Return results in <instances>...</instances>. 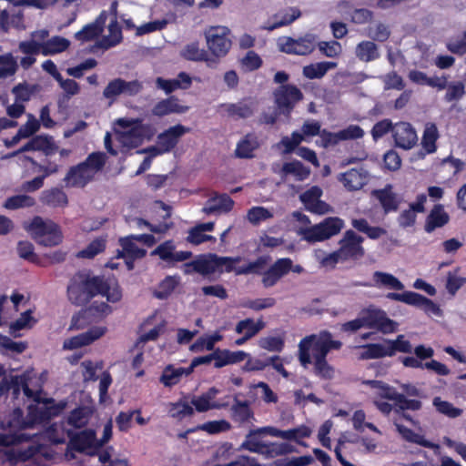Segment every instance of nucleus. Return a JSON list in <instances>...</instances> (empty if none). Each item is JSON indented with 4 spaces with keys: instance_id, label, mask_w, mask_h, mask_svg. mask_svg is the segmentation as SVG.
I'll return each instance as SVG.
<instances>
[{
    "instance_id": "69168bd1",
    "label": "nucleus",
    "mask_w": 466,
    "mask_h": 466,
    "mask_svg": "<svg viewBox=\"0 0 466 466\" xmlns=\"http://www.w3.org/2000/svg\"><path fill=\"white\" fill-rule=\"evenodd\" d=\"M446 49L453 55L462 56L466 55V30L455 37L450 38L445 44Z\"/></svg>"
},
{
    "instance_id": "6e6d98bb",
    "label": "nucleus",
    "mask_w": 466,
    "mask_h": 466,
    "mask_svg": "<svg viewBox=\"0 0 466 466\" xmlns=\"http://www.w3.org/2000/svg\"><path fill=\"white\" fill-rule=\"evenodd\" d=\"M268 257L260 256L256 260L236 268L237 275L257 274L263 275V269L268 263Z\"/></svg>"
},
{
    "instance_id": "3c124183",
    "label": "nucleus",
    "mask_w": 466,
    "mask_h": 466,
    "mask_svg": "<svg viewBox=\"0 0 466 466\" xmlns=\"http://www.w3.org/2000/svg\"><path fill=\"white\" fill-rule=\"evenodd\" d=\"M34 249V245L29 241L21 240L17 244V253L20 258L42 267L47 266V263L43 262Z\"/></svg>"
},
{
    "instance_id": "49530a36",
    "label": "nucleus",
    "mask_w": 466,
    "mask_h": 466,
    "mask_svg": "<svg viewBox=\"0 0 466 466\" xmlns=\"http://www.w3.org/2000/svg\"><path fill=\"white\" fill-rule=\"evenodd\" d=\"M253 417V411L251 410L248 401H240L236 400L235 403L231 407V418L235 422L245 423L248 422L250 418Z\"/></svg>"
},
{
    "instance_id": "de8ad7c7",
    "label": "nucleus",
    "mask_w": 466,
    "mask_h": 466,
    "mask_svg": "<svg viewBox=\"0 0 466 466\" xmlns=\"http://www.w3.org/2000/svg\"><path fill=\"white\" fill-rule=\"evenodd\" d=\"M324 239H329L338 234L343 228V220L339 218L329 217L319 223Z\"/></svg>"
},
{
    "instance_id": "4d7b16f0",
    "label": "nucleus",
    "mask_w": 466,
    "mask_h": 466,
    "mask_svg": "<svg viewBox=\"0 0 466 466\" xmlns=\"http://www.w3.org/2000/svg\"><path fill=\"white\" fill-rule=\"evenodd\" d=\"M432 404L438 412L449 418L454 419L462 414L461 409L454 407L452 403L447 400H442L440 397H435L432 400Z\"/></svg>"
},
{
    "instance_id": "c03bdc74",
    "label": "nucleus",
    "mask_w": 466,
    "mask_h": 466,
    "mask_svg": "<svg viewBox=\"0 0 466 466\" xmlns=\"http://www.w3.org/2000/svg\"><path fill=\"white\" fill-rule=\"evenodd\" d=\"M363 351L360 354V360H374L390 357L388 344L369 343L362 346Z\"/></svg>"
},
{
    "instance_id": "f8f14e48",
    "label": "nucleus",
    "mask_w": 466,
    "mask_h": 466,
    "mask_svg": "<svg viewBox=\"0 0 466 466\" xmlns=\"http://www.w3.org/2000/svg\"><path fill=\"white\" fill-rule=\"evenodd\" d=\"M152 255H157L166 262L168 267H173L177 262L185 261L192 257L191 251H176V247L172 240H167L158 245Z\"/></svg>"
},
{
    "instance_id": "e433bc0d",
    "label": "nucleus",
    "mask_w": 466,
    "mask_h": 466,
    "mask_svg": "<svg viewBox=\"0 0 466 466\" xmlns=\"http://www.w3.org/2000/svg\"><path fill=\"white\" fill-rule=\"evenodd\" d=\"M96 435L93 430H86L76 434L71 442L77 451H84L88 448L96 449Z\"/></svg>"
},
{
    "instance_id": "20e7f679",
    "label": "nucleus",
    "mask_w": 466,
    "mask_h": 466,
    "mask_svg": "<svg viewBox=\"0 0 466 466\" xmlns=\"http://www.w3.org/2000/svg\"><path fill=\"white\" fill-rule=\"evenodd\" d=\"M103 288L102 276H91L87 272L79 271L70 279L67 297L72 304L83 306L99 295Z\"/></svg>"
},
{
    "instance_id": "09e8293b",
    "label": "nucleus",
    "mask_w": 466,
    "mask_h": 466,
    "mask_svg": "<svg viewBox=\"0 0 466 466\" xmlns=\"http://www.w3.org/2000/svg\"><path fill=\"white\" fill-rule=\"evenodd\" d=\"M226 111L229 116L235 118H248L254 113L252 103L243 101L226 105Z\"/></svg>"
},
{
    "instance_id": "a18cd8bd",
    "label": "nucleus",
    "mask_w": 466,
    "mask_h": 466,
    "mask_svg": "<svg viewBox=\"0 0 466 466\" xmlns=\"http://www.w3.org/2000/svg\"><path fill=\"white\" fill-rule=\"evenodd\" d=\"M70 46L69 40L62 36H53L43 43L42 55L49 56L66 51Z\"/></svg>"
},
{
    "instance_id": "6ab92c4d",
    "label": "nucleus",
    "mask_w": 466,
    "mask_h": 466,
    "mask_svg": "<svg viewBox=\"0 0 466 466\" xmlns=\"http://www.w3.org/2000/svg\"><path fill=\"white\" fill-rule=\"evenodd\" d=\"M301 13L298 8H289L280 10L273 15L262 26L267 31H273L279 27L285 26L293 23L300 16Z\"/></svg>"
},
{
    "instance_id": "473e14b6",
    "label": "nucleus",
    "mask_w": 466,
    "mask_h": 466,
    "mask_svg": "<svg viewBox=\"0 0 466 466\" xmlns=\"http://www.w3.org/2000/svg\"><path fill=\"white\" fill-rule=\"evenodd\" d=\"M279 174L281 177L293 175L297 181H303L309 177L310 169L299 160H293L284 163Z\"/></svg>"
},
{
    "instance_id": "e2e57ef3",
    "label": "nucleus",
    "mask_w": 466,
    "mask_h": 466,
    "mask_svg": "<svg viewBox=\"0 0 466 466\" xmlns=\"http://www.w3.org/2000/svg\"><path fill=\"white\" fill-rule=\"evenodd\" d=\"M446 93L444 96V100L446 102H454L459 101L465 95V86L461 81H454L451 83H447Z\"/></svg>"
},
{
    "instance_id": "338daca9",
    "label": "nucleus",
    "mask_w": 466,
    "mask_h": 466,
    "mask_svg": "<svg viewBox=\"0 0 466 466\" xmlns=\"http://www.w3.org/2000/svg\"><path fill=\"white\" fill-rule=\"evenodd\" d=\"M271 218H273V213L261 206L252 207L247 213L248 220L254 226Z\"/></svg>"
},
{
    "instance_id": "7c9ffc66",
    "label": "nucleus",
    "mask_w": 466,
    "mask_h": 466,
    "mask_svg": "<svg viewBox=\"0 0 466 466\" xmlns=\"http://www.w3.org/2000/svg\"><path fill=\"white\" fill-rule=\"evenodd\" d=\"M366 172L362 168H351L343 173L340 178L344 187L350 191L360 189L366 184Z\"/></svg>"
},
{
    "instance_id": "9d476101",
    "label": "nucleus",
    "mask_w": 466,
    "mask_h": 466,
    "mask_svg": "<svg viewBox=\"0 0 466 466\" xmlns=\"http://www.w3.org/2000/svg\"><path fill=\"white\" fill-rule=\"evenodd\" d=\"M317 37L313 34H307L299 39L292 37H284V42L280 43V51L299 56H307L313 52L316 47Z\"/></svg>"
},
{
    "instance_id": "864d4df0",
    "label": "nucleus",
    "mask_w": 466,
    "mask_h": 466,
    "mask_svg": "<svg viewBox=\"0 0 466 466\" xmlns=\"http://www.w3.org/2000/svg\"><path fill=\"white\" fill-rule=\"evenodd\" d=\"M364 383L372 389H378L380 390V396L383 399L393 400L395 402L400 395V393L396 390L395 388L390 386L389 384L381 380H366Z\"/></svg>"
},
{
    "instance_id": "0eeeda50",
    "label": "nucleus",
    "mask_w": 466,
    "mask_h": 466,
    "mask_svg": "<svg viewBox=\"0 0 466 466\" xmlns=\"http://www.w3.org/2000/svg\"><path fill=\"white\" fill-rule=\"evenodd\" d=\"M274 100L277 107L283 114H290L297 103L303 99V93L294 85H280L275 89Z\"/></svg>"
},
{
    "instance_id": "f704fd0d",
    "label": "nucleus",
    "mask_w": 466,
    "mask_h": 466,
    "mask_svg": "<svg viewBox=\"0 0 466 466\" xmlns=\"http://www.w3.org/2000/svg\"><path fill=\"white\" fill-rule=\"evenodd\" d=\"M31 143L33 145V151H41L46 157L52 156L58 151V146L51 136H35L31 138Z\"/></svg>"
},
{
    "instance_id": "8fccbe9b",
    "label": "nucleus",
    "mask_w": 466,
    "mask_h": 466,
    "mask_svg": "<svg viewBox=\"0 0 466 466\" xmlns=\"http://www.w3.org/2000/svg\"><path fill=\"white\" fill-rule=\"evenodd\" d=\"M394 425L396 427L397 431L401 435V437L405 441L411 442V443L419 444V445L426 447V448H429L431 446L430 441L425 440L423 435L416 433L411 429H410L402 424L394 422Z\"/></svg>"
},
{
    "instance_id": "9b49d317",
    "label": "nucleus",
    "mask_w": 466,
    "mask_h": 466,
    "mask_svg": "<svg viewBox=\"0 0 466 466\" xmlns=\"http://www.w3.org/2000/svg\"><path fill=\"white\" fill-rule=\"evenodd\" d=\"M292 269V260L289 258L277 259L266 271L263 272L261 283L264 288L275 286L281 278Z\"/></svg>"
},
{
    "instance_id": "ddd939ff",
    "label": "nucleus",
    "mask_w": 466,
    "mask_h": 466,
    "mask_svg": "<svg viewBox=\"0 0 466 466\" xmlns=\"http://www.w3.org/2000/svg\"><path fill=\"white\" fill-rule=\"evenodd\" d=\"M238 451V448H235L232 442L224 441L214 447L210 461L214 466H235Z\"/></svg>"
},
{
    "instance_id": "7ed1b4c3",
    "label": "nucleus",
    "mask_w": 466,
    "mask_h": 466,
    "mask_svg": "<svg viewBox=\"0 0 466 466\" xmlns=\"http://www.w3.org/2000/svg\"><path fill=\"white\" fill-rule=\"evenodd\" d=\"M342 342L332 339L329 331H322L319 335H309L303 338L299 344V360L307 367L314 360L327 358L331 350H340Z\"/></svg>"
},
{
    "instance_id": "2f4dec72",
    "label": "nucleus",
    "mask_w": 466,
    "mask_h": 466,
    "mask_svg": "<svg viewBox=\"0 0 466 466\" xmlns=\"http://www.w3.org/2000/svg\"><path fill=\"white\" fill-rule=\"evenodd\" d=\"M103 15L104 14L102 13L96 22L86 25L80 31L76 32L75 38L82 42H87L100 35L106 19Z\"/></svg>"
},
{
    "instance_id": "412c9836",
    "label": "nucleus",
    "mask_w": 466,
    "mask_h": 466,
    "mask_svg": "<svg viewBox=\"0 0 466 466\" xmlns=\"http://www.w3.org/2000/svg\"><path fill=\"white\" fill-rule=\"evenodd\" d=\"M187 110V106L180 105L178 98L175 96H171L157 102L152 108V114L158 117H162L173 113H186Z\"/></svg>"
},
{
    "instance_id": "4be33fe9",
    "label": "nucleus",
    "mask_w": 466,
    "mask_h": 466,
    "mask_svg": "<svg viewBox=\"0 0 466 466\" xmlns=\"http://www.w3.org/2000/svg\"><path fill=\"white\" fill-rule=\"evenodd\" d=\"M92 180L81 163L71 167L64 177L66 186L71 187H85Z\"/></svg>"
},
{
    "instance_id": "cd10ccee",
    "label": "nucleus",
    "mask_w": 466,
    "mask_h": 466,
    "mask_svg": "<svg viewBox=\"0 0 466 466\" xmlns=\"http://www.w3.org/2000/svg\"><path fill=\"white\" fill-rule=\"evenodd\" d=\"M258 147V137L254 133H248L238 142L235 155L238 158H252Z\"/></svg>"
},
{
    "instance_id": "680f3d73",
    "label": "nucleus",
    "mask_w": 466,
    "mask_h": 466,
    "mask_svg": "<svg viewBox=\"0 0 466 466\" xmlns=\"http://www.w3.org/2000/svg\"><path fill=\"white\" fill-rule=\"evenodd\" d=\"M110 38L106 37L100 42V46L107 49L118 45L122 41L121 28L117 25L116 18H115L108 25Z\"/></svg>"
},
{
    "instance_id": "1a4fd4ad",
    "label": "nucleus",
    "mask_w": 466,
    "mask_h": 466,
    "mask_svg": "<svg viewBox=\"0 0 466 466\" xmlns=\"http://www.w3.org/2000/svg\"><path fill=\"white\" fill-rule=\"evenodd\" d=\"M365 328L379 330L384 334L396 330L397 323L390 319L382 309H367L362 314Z\"/></svg>"
},
{
    "instance_id": "c85d7f7f",
    "label": "nucleus",
    "mask_w": 466,
    "mask_h": 466,
    "mask_svg": "<svg viewBox=\"0 0 466 466\" xmlns=\"http://www.w3.org/2000/svg\"><path fill=\"white\" fill-rule=\"evenodd\" d=\"M107 161V156L105 152L95 151L90 153L86 158L80 162L86 169V172L94 179L95 176L103 170Z\"/></svg>"
},
{
    "instance_id": "bf43d9fd",
    "label": "nucleus",
    "mask_w": 466,
    "mask_h": 466,
    "mask_svg": "<svg viewBox=\"0 0 466 466\" xmlns=\"http://www.w3.org/2000/svg\"><path fill=\"white\" fill-rule=\"evenodd\" d=\"M422 408V402L420 400L408 399L404 394L400 393L394 403V411L400 413L405 410H420Z\"/></svg>"
},
{
    "instance_id": "ea45409f",
    "label": "nucleus",
    "mask_w": 466,
    "mask_h": 466,
    "mask_svg": "<svg viewBox=\"0 0 466 466\" xmlns=\"http://www.w3.org/2000/svg\"><path fill=\"white\" fill-rule=\"evenodd\" d=\"M439 138L438 128L435 124L428 123L423 131L421 146L427 154H432L436 151V142Z\"/></svg>"
},
{
    "instance_id": "f03ea898",
    "label": "nucleus",
    "mask_w": 466,
    "mask_h": 466,
    "mask_svg": "<svg viewBox=\"0 0 466 466\" xmlns=\"http://www.w3.org/2000/svg\"><path fill=\"white\" fill-rule=\"evenodd\" d=\"M266 436L275 437V427L264 426L251 429L246 434L245 440L238 446V450L260 454L267 459H272L296 451L294 446L289 443L265 441L263 439Z\"/></svg>"
},
{
    "instance_id": "423d86ee",
    "label": "nucleus",
    "mask_w": 466,
    "mask_h": 466,
    "mask_svg": "<svg viewBox=\"0 0 466 466\" xmlns=\"http://www.w3.org/2000/svg\"><path fill=\"white\" fill-rule=\"evenodd\" d=\"M230 30L227 26H210L205 31L207 45L218 58L225 56L231 48Z\"/></svg>"
},
{
    "instance_id": "393cba45",
    "label": "nucleus",
    "mask_w": 466,
    "mask_h": 466,
    "mask_svg": "<svg viewBox=\"0 0 466 466\" xmlns=\"http://www.w3.org/2000/svg\"><path fill=\"white\" fill-rule=\"evenodd\" d=\"M134 238L135 236L131 235L119 239V244L122 249L117 250L116 258L137 259L142 258L147 255V250L139 248L134 242Z\"/></svg>"
},
{
    "instance_id": "774afa93",
    "label": "nucleus",
    "mask_w": 466,
    "mask_h": 466,
    "mask_svg": "<svg viewBox=\"0 0 466 466\" xmlns=\"http://www.w3.org/2000/svg\"><path fill=\"white\" fill-rule=\"evenodd\" d=\"M183 56L186 59L191 61H206L210 62L208 53L204 49H200L198 43H191L187 45L184 51Z\"/></svg>"
},
{
    "instance_id": "4468645a",
    "label": "nucleus",
    "mask_w": 466,
    "mask_h": 466,
    "mask_svg": "<svg viewBox=\"0 0 466 466\" xmlns=\"http://www.w3.org/2000/svg\"><path fill=\"white\" fill-rule=\"evenodd\" d=\"M189 131L190 128L177 124L160 133L157 136L159 152H170L177 145L179 138Z\"/></svg>"
},
{
    "instance_id": "2eb2a0df",
    "label": "nucleus",
    "mask_w": 466,
    "mask_h": 466,
    "mask_svg": "<svg viewBox=\"0 0 466 466\" xmlns=\"http://www.w3.org/2000/svg\"><path fill=\"white\" fill-rule=\"evenodd\" d=\"M392 136L397 147L403 149L411 148L417 142V134L408 122H400L392 128Z\"/></svg>"
},
{
    "instance_id": "c756f323",
    "label": "nucleus",
    "mask_w": 466,
    "mask_h": 466,
    "mask_svg": "<svg viewBox=\"0 0 466 466\" xmlns=\"http://www.w3.org/2000/svg\"><path fill=\"white\" fill-rule=\"evenodd\" d=\"M40 201L43 205L52 208H64L68 204L66 194L58 187L42 191Z\"/></svg>"
},
{
    "instance_id": "052dcab7",
    "label": "nucleus",
    "mask_w": 466,
    "mask_h": 466,
    "mask_svg": "<svg viewBox=\"0 0 466 466\" xmlns=\"http://www.w3.org/2000/svg\"><path fill=\"white\" fill-rule=\"evenodd\" d=\"M388 344V350L390 357H392L396 352L410 353L412 350L411 344L409 340L404 339L403 335H399L396 339H385Z\"/></svg>"
},
{
    "instance_id": "a19ab883",
    "label": "nucleus",
    "mask_w": 466,
    "mask_h": 466,
    "mask_svg": "<svg viewBox=\"0 0 466 466\" xmlns=\"http://www.w3.org/2000/svg\"><path fill=\"white\" fill-rule=\"evenodd\" d=\"M356 56L363 62H370L379 58L378 46L374 42L362 41L359 43L355 50Z\"/></svg>"
},
{
    "instance_id": "f3484780",
    "label": "nucleus",
    "mask_w": 466,
    "mask_h": 466,
    "mask_svg": "<svg viewBox=\"0 0 466 466\" xmlns=\"http://www.w3.org/2000/svg\"><path fill=\"white\" fill-rule=\"evenodd\" d=\"M427 197L425 194H419L416 201L410 203L409 209L403 210L398 217V223L400 227L407 228L414 226L417 218L416 213H423L425 211V203Z\"/></svg>"
},
{
    "instance_id": "0e129e2a",
    "label": "nucleus",
    "mask_w": 466,
    "mask_h": 466,
    "mask_svg": "<svg viewBox=\"0 0 466 466\" xmlns=\"http://www.w3.org/2000/svg\"><path fill=\"white\" fill-rule=\"evenodd\" d=\"M373 279L378 285L390 287L397 290L404 289V285L396 277L389 273L375 271Z\"/></svg>"
},
{
    "instance_id": "603ef678",
    "label": "nucleus",
    "mask_w": 466,
    "mask_h": 466,
    "mask_svg": "<svg viewBox=\"0 0 466 466\" xmlns=\"http://www.w3.org/2000/svg\"><path fill=\"white\" fill-rule=\"evenodd\" d=\"M35 205V199L28 195H15L6 198L4 208L15 210L23 208H31Z\"/></svg>"
},
{
    "instance_id": "a211bd4d",
    "label": "nucleus",
    "mask_w": 466,
    "mask_h": 466,
    "mask_svg": "<svg viewBox=\"0 0 466 466\" xmlns=\"http://www.w3.org/2000/svg\"><path fill=\"white\" fill-rule=\"evenodd\" d=\"M214 368L221 369L228 365L239 363L248 357V353L243 350L231 351L227 349L217 348L212 352Z\"/></svg>"
},
{
    "instance_id": "f257e3e1",
    "label": "nucleus",
    "mask_w": 466,
    "mask_h": 466,
    "mask_svg": "<svg viewBox=\"0 0 466 466\" xmlns=\"http://www.w3.org/2000/svg\"><path fill=\"white\" fill-rule=\"evenodd\" d=\"M67 403L65 400L56 402L54 399H46L41 406L30 408L29 420L24 419L23 411L15 409L6 425L2 422V428L8 430V433H0V446L9 447L29 441L31 437L21 432L24 430L33 428L36 422H46L59 416L66 409Z\"/></svg>"
},
{
    "instance_id": "6e6552de",
    "label": "nucleus",
    "mask_w": 466,
    "mask_h": 466,
    "mask_svg": "<svg viewBox=\"0 0 466 466\" xmlns=\"http://www.w3.org/2000/svg\"><path fill=\"white\" fill-rule=\"evenodd\" d=\"M364 238L356 234L352 229H349L344 233L343 238L339 241V251L342 256V259L357 260L364 256V248L362 242Z\"/></svg>"
},
{
    "instance_id": "c9c22d12",
    "label": "nucleus",
    "mask_w": 466,
    "mask_h": 466,
    "mask_svg": "<svg viewBox=\"0 0 466 466\" xmlns=\"http://www.w3.org/2000/svg\"><path fill=\"white\" fill-rule=\"evenodd\" d=\"M266 326V323L262 320V319L255 321L251 318H247L238 321L236 325L235 331L238 334H243L248 338L251 339L256 336L260 330H262Z\"/></svg>"
},
{
    "instance_id": "37998d69",
    "label": "nucleus",
    "mask_w": 466,
    "mask_h": 466,
    "mask_svg": "<svg viewBox=\"0 0 466 466\" xmlns=\"http://www.w3.org/2000/svg\"><path fill=\"white\" fill-rule=\"evenodd\" d=\"M336 66L335 62L329 61L310 64L303 67V75L309 79L321 78L329 69L336 67Z\"/></svg>"
},
{
    "instance_id": "b1692460",
    "label": "nucleus",
    "mask_w": 466,
    "mask_h": 466,
    "mask_svg": "<svg viewBox=\"0 0 466 466\" xmlns=\"http://www.w3.org/2000/svg\"><path fill=\"white\" fill-rule=\"evenodd\" d=\"M234 207L233 199L228 194H220L214 198H210L205 207L203 212L207 215L229 212Z\"/></svg>"
},
{
    "instance_id": "39448f33",
    "label": "nucleus",
    "mask_w": 466,
    "mask_h": 466,
    "mask_svg": "<svg viewBox=\"0 0 466 466\" xmlns=\"http://www.w3.org/2000/svg\"><path fill=\"white\" fill-rule=\"evenodd\" d=\"M26 229L39 245L45 247H55L63 241L59 225L52 220H44L39 216L33 218Z\"/></svg>"
},
{
    "instance_id": "58836bf2",
    "label": "nucleus",
    "mask_w": 466,
    "mask_h": 466,
    "mask_svg": "<svg viewBox=\"0 0 466 466\" xmlns=\"http://www.w3.org/2000/svg\"><path fill=\"white\" fill-rule=\"evenodd\" d=\"M92 411L88 407L79 406L70 411L66 422L74 428L80 429L88 423Z\"/></svg>"
},
{
    "instance_id": "5fc2aeb1",
    "label": "nucleus",
    "mask_w": 466,
    "mask_h": 466,
    "mask_svg": "<svg viewBox=\"0 0 466 466\" xmlns=\"http://www.w3.org/2000/svg\"><path fill=\"white\" fill-rule=\"evenodd\" d=\"M188 265L193 266V269H195L197 273L204 276L216 272L214 254H209L208 258L203 257L192 260Z\"/></svg>"
},
{
    "instance_id": "13d9d810",
    "label": "nucleus",
    "mask_w": 466,
    "mask_h": 466,
    "mask_svg": "<svg viewBox=\"0 0 466 466\" xmlns=\"http://www.w3.org/2000/svg\"><path fill=\"white\" fill-rule=\"evenodd\" d=\"M178 279L175 276H167L158 285L155 296L160 299H167L178 285Z\"/></svg>"
},
{
    "instance_id": "5701e85b",
    "label": "nucleus",
    "mask_w": 466,
    "mask_h": 466,
    "mask_svg": "<svg viewBox=\"0 0 466 466\" xmlns=\"http://www.w3.org/2000/svg\"><path fill=\"white\" fill-rule=\"evenodd\" d=\"M450 221L449 214L444 210L441 204H436L427 216L424 229L427 233H431L437 228H442Z\"/></svg>"
},
{
    "instance_id": "79ce46f5",
    "label": "nucleus",
    "mask_w": 466,
    "mask_h": 466,
    "mask_svg": "<svg viewBox=\"0 0 466 466\" xmlns=\"http://www.w3.org/2000/svg\"><path fill=\"white\" fill-rule=\"evenodd\" d=\"M351 225L358 231L366 234L370 239H378L387 234L385 228L377 226H370L365 218L353 219Z\"/></svg>"
},
{
    "instance_id": "bb28decb",
    "label": "nucleus",
    "mask_w": 466,
    "mask_h": 466,
    "mask_svg": "<svg viewBox=\"0 0 466 466\" xmlns=\"http://www.w3.org/2000/svg\"><path fill=\"white\" fill-rule=\"evenodd\" d=\"M376 198L380 203L385 214L395 212L399 209L400 200L397 195L391 190V186L388 185L382 189L374 191Z\"/></svg>"
},
{
    "instance_id": "4c0bfd02",
    "label": "nucleus",
    "mask_w": 466,
    "mask_h": 466,
    "mask_svg": "<svg viewBox=\"0 0 466 466\" xmlns=\"http://www.w3.org/2000/svg\"><path fill=\"white\" fill-rule=\"evenodd\" d=\"M223 337L219 332H215L212 335L202 336L195 340L190 346L189 350L192 352H202L204 350L214 351L217 348V342L222 340Z\"/></svg>"
},
{
    "instance_id": "72a5a7b5",
    "label": "nucleus",
    "mask_w": 466,
    "mask_h": 466,
    "mask_svg": "<svg viewBox=\"0 0 466 466\" xmlns=\"http://www.w3.org/2000/svg\"><path fill=\"white\" fill-rule=\"evenodd\" d=\"M311 430L305 425L287 431L275 428V437L289 441H295L297 443L302 446H306L307 444L301 440L304 438H309Z\"/></svg>"
},
{
    "instance_id": "a878e982",
    "label": "nucleus",
    "mask_w": 466,
    "mask_h": 466,
    "mask_svg": "<svg viewBox=\"0 0 466 466\" xmlns=\"http://www.w3.org/2000/svg\"><path fill=\"white\" fill-rule=\"evenodd\" d=\"M218 393V390L215 387H211L207 392L198 397H194L191 400V404L195 407L198 412H206L209 410L220 409L224 407V405L214 401Z\"/></svg>"
},
{
    "instance_id": "dca6fc26",
    "label": "nucleus",
    "mask_w": 466,
    "mask_h": 466,
    "mask_svg": "<svg viewBox=\"0 0 466 466\" xmlns=\"http://www.w3.org/2000/svg\"><path fill=\"white\" fill-rule=\"evenodd\" d=\"M106 331L105 327H93L87 331L71 337L64 341L63 348L65 350H76L93 343L101 338Z\"/></svg>"
},
{
    "instance_id": "aec40b11",
    "label": "nucleus",
    "mask_w": 466,
    "mask_h": 466,
    "mask_svg": "<svg viewBox=\"0 0 466 466\" xmlns=\"http://www.w3.org/2000/svg\"><path fill=\"white\" fill-rule=\"evenodd\" d=\"M112 308L106 302L97 304L94 302L89 308L81 310L78 314L75 315L72 319V327L76 329H83L86 324V320L91 315L106 316L111 313Z\"/></svg>"
}]
</instances>
